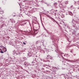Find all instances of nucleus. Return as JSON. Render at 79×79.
<instances>
[{"label":"nucleus","mask_w":79,"mask_h":79,"mask_svg":"<svg viewBox=\"0 0 79 79\" xmlns=\"http://www.w3.org/2000/svg\"><path fill=\"white\" fill-rule=\"evenodd\" d=\"M67 55H68V54H67Z\"/></svg>","instance_id":"39448f33"},{"label":"nucleus","mask_w":79,"mask_h":79,"mask_svg":"<svg viewBox=\"0 0 79 79\" xmlns=\"http://www.w3.org/2000/svg\"><path fill=\"white\" fill-rule=\"evenodd\" d=\"M78 71L79 72V69H78Z\"/></svg>","instance_id":"20e7f679"},{"label":"nucleus","mask_w":79,"mask_h":79,"mask_svg":"<svg viewBox=\"0 0 79 79\" xmlns=\"http://www.w3.org/2000/svg\"><path fill=\"white\" fill-rule=\"evenodd\" d=\"M23 44H24V45H26V43H24V42H23Z\"/></svg>","instance_id":"7ed1b4c3"},{"label":"nucleus","mask_w":79,"mask_h":79,"mask_svg":"<svg viewBox=\"0 0 79 79\" xmlns=\"http://www.w3.org/2000/svg\"><path fill=\"white\" fill-rule=\"evenodd\" d=\"M0 53H3L4 52L2 51V49L0 48Z\"/></svg>","instance_id":"f03ea898"},{"label":"nucleus","mask_w":79,"mask_h":79,"mask_svg":"<svg viewBox=\"0 0 79 79\" xmlns=\"http://www.w3.org/2000/svg\"><path fill=\"white\" fill-rule=\"evenodd\" d=\"M2 52H6V48L4 47V48H3L2 49Z\"/></svg>","instance_id":"f257e3e1"}]
</instances>
